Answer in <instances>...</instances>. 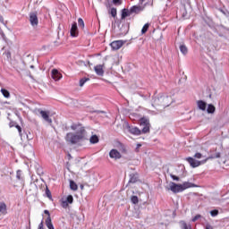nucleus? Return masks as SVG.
Masks as SVG:
<instances>
[{"label":"nucleus","mask_w":229,"mask_h":229,"mask_svg":"<svg viewBox=\"0 0 229 229\" xmlns=\"http://www.w3.org/2000/svg\"><path fill=\"white\" fill-rule=\"evenodd\" d=\"M171 101H172L171 97L167 95H165V94L155 95L152 98L151 106H153V108H156L157 112H162L164 108L171 105Z\"/></svg>","instance_id":"obj_1"},{"label":"nucleus","mask_w":229,"mask_h":229,"mask_svg":"<svg viewBox=\"0 0 229 229\" xmlns=\"http://www.w3.org/2000/svg\"><path fill=\"white\" fill-rule=\"evenodd\" d=\"M140 126H143L142 131L135 126H129L128 130L130 131V133H131L132 135H140L141 133H148L149 131V119L148 118H141L140 121Z\"/></svg>","instance_id":"obj_2"},{"label":"nucleus","mask_w":229,"mask_h":229,"mask_svg":"<svg viewBox=\"0 0 229 229\" xmlns=\"http://www.w3.org/2000/svg\"><path fill=\"white\" fill-rule=\"evenodd\" d=\"M87 139V131L85 128H81L80 133L74 134L72 132H69L66 134V140L71 144H78L80 140H85Z\"/></svg>","instance_id":"obj_3"},{"label":"nucleus","mask_w":229,"mask_h":229,"mask_svg":"<svg viewBox=\"0 0 229 229\" xmlns=\"http://www.w3.org/2000/svg\"><path fill=\"white\" fill-rule=\"evenodd\" d=\"M73 201L74 198L72 197V195H68L66 198L62 199L61 206L63 207V208H67L69 205H72Z\"/></svg>","instance_id":"obj_4"},{"label":"nucleus","mask_w":229,"mask_h":229,"mask_svg":"<svg viewBox=\"0 0 229 229\" xmlns=\"http://www.w3.org/2000/svg\"><path fill=\"white\" fill-rule=\"evenodd\" d=\"M38 114H40L42 119L46 121V123H48V124L53 123V120L49 117V111H44L42 109L38 110Z\"/></svg>","instance_id":"obj_5"},{"label":"nucleus","mask_w":229,"mask_h":229,"mask_svg":"<svg viewBox=\"0 0 229 229\" xmlns=\"http://www.w3.org/2000/svg\"><path fill=\"white\" fill-rule=\"evenodd\" d=\"M30 22L33 28L38 26V16L37 15V13H30Z\"/></svg>","instance_id":"obj_6"},{"label":"nucleus","mask_w":229,"mask_h":229,"mask_svg":"<svg viewBox=\"0 0 229 229\" xmlns=\"http://www.w3.org/2000/svg\"><path fill=\"white\" fill-rule=\"evenodd\" d=\"M169 191H172L174 194L178 192H183L182 189V184H177L174 182H170V188Z\"/></svg>","instance_id":"obj_7"},{"label":"nucleus","mask_w":229,"mask_h":229,"mask_svg":"<svg viewBox=\"0 0 229 229\" xmlns=\"http://www.w3.org/2000/svg\"><path fill=\"white\" fill-rule=\"evenodd\" d=\"M140 5H134L131 7L130 12L131 13H140V12H144V8H146V4L142 5V4H140Z\"/></svg>","instance_id":"obj_8"},{"label":"nucleus","mask_w":229,"mask_h":229,"mask_svg":"<svg viewBox=\"0 0 229 229\" xmlns=\"http://www.w3.org/2000/svg\"><path fill=\"white\" fill-rule=\"evenodd\" d=\"M110 46L114 51H117V50L121 49L122 46H124V41H123V40L113 41L110 44Z\"/></svg>","instance_id":"obj_9"},{"label":"nucleus","mask_w":229,"mask_h":229,"mask_svg":"<svg viewBox=\"0 0 229 229\" xmlns=\"http://www.w3.org/2000/svg\"><path fill=\"white\" fill-rule=\"evenodd\" d=\"M186 160L191 167H199L201 165V161H198L193 157H187Z\"/></svg>","instance_id":"obj_10"},{"label":"nucleus","mask_w":229,"mask_h":229,"mask_svg":"<svg viewBox=\"0 0 229 229\" xmlns=\"http://www.w3.org/2000/svg\"><path fill=\"white\" fill-rule=\"evenodd\" d=\"M109 157L110 158H114V160H119L121 158V152L118 151L117 149H112L109 152Z\"/></svg>","instance_id":"obj_11"},{"label":"nucleus","mask_w":229,"mask_h":229,"mask_svg":"<svg viewBox=\"0 0 229 229\" xmlns=\"http://www.w3.org/2000/svg\"><path fill=\"white\" fill-rule=\"evenodd\" d=\"M104 67L105 65L103 64H98L94 67V71L98 76H103V74H105Z\"/></svg>","instance_id":"obj_12"},{"label":"nucleus","mask_w":229,"mask_h":229,"mask_svg":"<svg viewBox=\"0 0 229 229\" xmlns=\"http://www.w3.org/2000/svg\"><path fill=\"white\" fill-rule=\"evenodd\" d=\"M52 78L55 81H60V79L63 78L62 73L56 69H53L51 72Z\"/></svg>","instance_id":"obj_13"},{"label":"nucleus","mask_w":229,"mask_h":229,"mask_svg":"<svg viewBox=\"0 0 229 229\" xmlns=\"http://www.w3.org/2000/svg\"><path fill=\"white\" fill-rule=\"evenodd\" d=\"M70 33L72 37H78V24L76 22L72 25Z\"/></svg>","instance_id":"obj_14"},{"label":"nucleus","mask_w":229,"mask_h":229,"mask_svg":"<svg viewBox=\"0 0 229 229\" xmlns=\"http://www.w3.org/2000/svg\"><path fill=\"white\" fill-rule=\"evenodd\" d=\"M197 106L199 110H202V112H205L207 110V102L203 100H198Z\"/></svg>","instance_id":"obj_15"},{"label":"nucleus","mask_w":229,"mask_h":229,"mask_svg":"<svg viewBox=\"0 0 229 229\" xmlns=\"http://www.w3.org/2000/svg\"><path fill=\"white\" fill-rule=\"evenodd\" d=\"M181 187L182 189V191L187 190V189H191L192 187H196L194 183L192 182H185L182 184H181Z\"/></svg>","instance_id":"obj_16"},{"label":"nucleus","mask_w":229,"mask_h":229,"mask_svg":"<svg viewBox=\"0 0 229 229\" xmlns=\"http://www.w3.org/2000/svg\"><path fill=\"white\" fill-rule=\"evenodd\" d=\"M139 182V175L137 174H131L129 183H137Z\"/></svg>","instance_id":"obj_17"},{"label":"nucleus","mask_w":229,"mask_h":229,"mask_svg":"<svg viewBox=\"0 0 229 229\" xmlns=\"http://www.w3.org/2000/svg\"><path fill=\"white\" fill-rule=\"evenodd\" d=\"M90 144H98L99 142V137L98 135L94 134L89 138Z\"/></svg>","instance_id":"obj_18"},{"label":"nucleus","mask_w":229,"mask_h":229,"mask_svg":"<svg viewBox=\"0 0 229 229\" xmlns=\"http://www.w3.org/2000/svg\"><path fill=\"white\" fill-rule=\"evenodd\" d=\"M46 225L48 229H55V226L53 225V223L51 222V216H47L46 219Z\"/></svg>","instance_id":"obj_19"},{"label":"nucleus","mask_w":229,"mask_h":229,"mask_svg":"<svg viewBox=\"0 0 229 229\" xmlns=\"http://www.w3.org/2000/svg\"><path fill=\"white\" fill-rule=\"evenodd\" d=\"M179 225H180V227H181L182 229H192V227L191 226V225H187V223H185V221H181V222L179 223Z\"/></svg>","instance_id":"obj_20"},{"label":"nucleus","mask_w":229,"mask_h":229,"mask_svg":"<svg viewBox=\"0 0 229 229\" xmlns=\"http://www.w3.org/2000/svg\"><path fill=\"white\" fill-rule=\"evenodd\" d=\"M207 112L208 114H214V112H216V106H214L212 104H209L208 106Z\"/></svg>","instance_id":"obj_21"},{"label":"nucleus","mask_w":229,"mask_h":229,"mask_svg":"<svg viewBox=\"0 0 229 229\" xmlns=\"http://www.w3.org/2000/svg\"><path fill=\"white\" fill-rule=\"evenodd\" d=\"M179 49L183 55H187V53H189V50L187 49V47L185 45H181L179 47Z\"/></svg>","instance_id":"obj_22"},{"label":"nucleus","mask_w":229,"mask_h":229,"mask_svg":"<svg viewBox=\"0 0 229 229\" xmlns=\"http://www.w3.org/2000/svg\"><path fill=\"white\" fill-rule=\"evenodd\" d=\"M70 189L72 191H78V184L74 181H70Z\"/></svg>","instance_id":"obj_23"},{"label":"nucleus","mask_w":229,"mask_h":229,"mask_svg":"<svg viewBox=\"0 0 229 229\" xmlns=\"http://www.w3.org/2000/svg\"><path fill=\"white\" fill-rule=\"evenodd\" d=\"M109 13L114 17V19H115V17H117V9L115 7H112Z\"/></svg>","instance_id":"obj_24"},{"label":"nucleus","mask_w":229,"mask_h":229,"mask_svg":"<svg viewBox=\"0 0 229 229\" xmlns=\"http://www.w3.org/2000/svg\"><path fill=\"white\" fill-rule=\"evenodd\" d=\"M1 92L4 98H6L7 99L10 98V91H8L7 89H2Z\"/></svg>","instance_id":"obj_25"},{"label":"nucleus","mask_w":229,"mask_h":229,"mask_svg":"<svg viewBox=\"0 0 229 229\" xmlns=\"http://www.w3.org/2000/svg\"><path fill=\"white\" fill-rule=\"evenodd\" d=\"M209 158H221V153L217 152L215 156H211L206 158L202 163L205 164V162H207V160H209Z\"/></svg>","instance_id":"obj_26"},{"label":"nucleus","mask_w":229,"mask_h":229,"mask_svg":"<svg viewBox=\"0 0 229 229\" xmlns=\"http://www.w3.org/2000/svg\"><path fill=\"white\" fill-rule=\"evenodd\" d=\"M0 212L1 214H4V212H6V204L0 202Z\"/></svg>","instance_id":"obj_27"},{"label":"nucleus","mask_w":229,"mask_h":229,"mask_svg":"<svg viewBox=\"0 0 229 229\" xmlns=\"http://www.w3.org/2000/svg\"><path fill=\"white\" fill-rule=\"evenodd\" d=\"M87 81H90V79L89 78H82L80 80V87H83Z\"/></svg>","instance_id":"obj_28"},{"label":"nucleus","mask_w":229,"mask_h":229,"mask_svg":"<svg viewBox=\"0 0 229 229\" xmlns=\"http://www.w3.org/2000/svg\"><path fill=\"white\" fill-rule=\"evenodd\" d=\"M148 30H149V23H146L143 28L141 29V33L142 35H144V33H146L148 31Z\"/></svg>","instance_id":"obj_29"},{"label":"nucleus","mask_w":229,"mask_h":229,"mask_svg":"<svg viewBox=\"0 0 229 229\" xmlns=\"http://www.w3.org/2000/svg\"><path fill=\"white\" fill-rule=\"evenodd\" d=\"M128 15H130V13H128V10L126 9L122 10V19H126Z\"/></svg>","instance_id":"obj_30"},{"label":"nucleus","mask_w":229,"mask_h":229,"mask_svg":"<svg viewBox=\"0 0 229 229\" xmlns=\"http://www.w3.org/2000/svg\"><path fill=\"white\" fill-rule=\"evenodd\" d=\"M131 203H133V205H137V203H139V197L137 196L131 197Z\"/></svg>","instance_id":"obj_31"},{"label":"nucleus","mask_w":229,"mask_h":229,"mask_svg":"<svg viewBox=\"0 0 229 229\" xmlns=\"http://www.w3.org/2000/svg\"><path fill=\"white\" fill-rule=\"evenodd\" d=\"M210 215L212 216V217H216V216L219 215V210L217 209L211 210Z\"/></svg>","instance_id":"obj_32"},{"label":"nucleus","mask_w":229,"mask_h":229,"mask_svg":"<svg viewBox=\"0 0 229 229\" xmlns=\"http://www.w3.org/2000/svg\"><path fill=\"white\" fill-rule=\"evenodd\" d=\"M78 24H79L80 28H85V22L83 21V19L79 18Z\"/></svg>","instance_id":"obj_33"},{"label":"nucleus","mask_w":229,"mask_h":229,"mask_svg":"<svg viewBox=\"0 0 229 229\" xmlns=\"http://www.w3.org/2000/svg\"><path fill=\"white\" fill-rule=\"evenodd\" d=\"M16 178H17L18 180H22V171L18 170V171L16 172Z\"/></svg>","instance_id":"obj_34"},{"label":"nucleus","mask_w":229,"mask_h":229,"mask_svg":"<svg viewBox=\"0 0 229 229\" xmlns=\"http://www.w3.org/2000/svg\"><path fill=\"white\" fill-rule=\"evenodd\" d=\"M170 177L172 178V180L175 181V182H180V177L174 175V174H170Z\"/></svg>","instance_id":"obj_35"},{"label":"nucleus","mask_w":229,"mask_h":229,"mask_svg":"<svg viewBox=\"0 0 229 229\" xmlns=\"http://www.w3.org/2000/svg\"><path fill=\"white\" fill-rule=\"evenodd\" d=\"M194 158H203V155L199 152L195 153Z\"/></svg>","instance_id":"obj_36"},{"label":"nucleus","mask_w":229,"mask_h":229,"mask_svg":"<svg viewBox=\"0 0 229 229\" xmlns=\"http://www.w3.org/2000/svg\"><path fill=\"white\" fill-rule=\"evenodd\" d=\"M140 148H142V144L138 143V144L136 145L135 152H136V153H139Z\"/></svg>","instance_id":"obj_37"},{"label":"nucleus","mask_w":229,"mask_h":229,"mask_svg":"<svg viewBox=\"0 0 229 229\" xmlns=\"http://www.w3.org/2000/svg\"><path fill=\"white\" fill-rule=\"evenodd\" d=\"M200 217H201V215H197V216H195L193 218H192V222L193 223H196V221H198V219H200Z\"/></svg>","instance_id":"obj_38"},{"label":"nucleus","mask_w":229,"mask_h":229,"mask_svg":"<svg viewBox=\"0 0 229 229\" xmlns=\"http://www.w3.org/2000/svg\"><path fill=\"white\" fill-rule=\"evenodd\" d=\"M114 4H123V0H113Z\"/></svg>","instance_id":"obj_39"},{"label":"nucleus","mask_w":229,"mask_h":229,"mask_svg":"<svg viewBox=\"0 0 229 229\" xmlns=\"http://www.w3.org/2000/svg\"><path fill=\"white\" fill-rule=\"evenodd\" d=\"M46 195L47 198L51 199V191H49L48 188H47V190H46Z\"/></svg>","instance_id":"obj_40"},{"label":"nucleus","mask_w":229,"mask_h":229,"mask_svg":"<svg viewBox=\"0 0 229 229\" xmlns=\"http://www.w3.org/2000/svg\"><path fill=\"white\" fill-rule=\"evenodd\" d=\"M0 22L4 24V26H6V23H4V18H3L2 15H0Z\"/></svg>","instance_id":"obj_41"},{"label":"nucleus","mask_w":229,"mask_h":229,"mask_svg":"<svg viewBox=\"0 0 229 229\" xmlns=\"http://www.w3.org/2000/svg\"><path fill=\"white\" fill-rule=\"evenodd\" d=\"M16 128L21 135V133H22V128H21L19 125H16Z\"/></svg>","instance_id":"obj_42"},{"label":"nucleus","mask_w":229,"mask_h":229,"mask_svg":"<svg viewBox=\"0 0 229 229\" xmlns=\"http://www.w3.org/2000/svg\"><path fill=\"white\" fill-rule=\"evenodd\" d=\"M38 228H44V220L40 222V224L38 225Z\"/></svg>","instance_id":"obj_43"},{"label":"nucleus","mask_w":229,"mask_h":229,"mask_svg":"<svg viewBox=\"0 0 229 229\" xmlns=\"http://www.w3.org/2000/svg\"><path fill=\"white\" fill-rule=\"evenodd\" d=\"M44 214H47V216H48V217H51V215L49 214V210L46 209L44 211Z\"/></svg>","instance_id":"obj_44"},{"label":"nucleus","mask_w":229,"mask_h":229,"mask_svg":"<svg viewBox=\"0 0 229 229\" xmlns=\"http://www.w3.org/2000/svg\"><path fill=\"white\" fill-rule=\"evenodd\" d=\"M205 229H214V227H212L210 225H207Z\"/></svg>","instance_id":"obj_45"},{"label":"nucleus","mask_w":229,"mask_h":229,"mask_svg":"<svg viewBox=\"0 0 229 229\" xmlns=\"http://www.w3.org/2000/svg\"><path fill=\"white\" fill-rule=\"evenodd\" d=\"M145 0H140V4H143Z\"/></svg>","instance_id":"obj_46"},{"label":"nucleus","mask_w":229,"mask_h":229,"mask_svg":"<svg viewBox=\"0 0 229 229\" xmlns=\"http://www.w3.org/2000/svg\"><path fill=\"white\" fill-rule=\"evenodd\" d=\"M34 67H35V66H33V65H30V69H34Z\"/></svg>","instance_id":"obj_47"},{"label":"nucleus","mask_w":229,"mask_h":229,"mask_svg":"<svg viewBox=\"0 0 229 229\" xmlns=\"http://www.w3.org/2000/svg\"><path fill=\"white\" fill-rule=\"evenodd\" d=\"M72 129L74 130V126H72Z\"/></svg>","instance_id":"obj_48"},{"label":"nucleus","mask_w":229,"mask_h":229,"mask_svg":"<svg viewBox=\"0 0 229 229\" xmlns=\"http://www.w3.org/2000/svg\"><path fill=\"white\" fill-rule=\"evenodd\" d=\"M38 229H44V227L38 228Z\"/></svg>","instance_id":"obj_49"}]
</instances>
